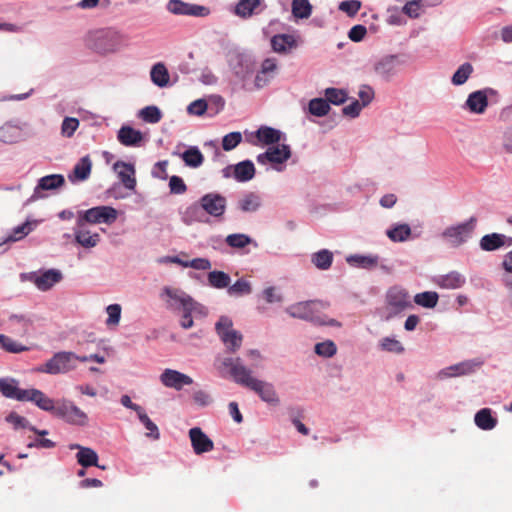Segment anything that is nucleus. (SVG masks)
<instances>
[{
  "label": "nucleus",
  "instance_id": "nucleus-1",
  "mask_svg": "<svg viewBox=\"0 0 512 512\" xmlns=\"http://www.w3.org/2000/svg\"><path fill=\"white\" fill-rule=\"evenodd\" d=\"M216 366L220 373L228 372L237 384L251 389L264 402L271 405L279 404V397L274 386L271 383L253 378L251 376L252 371L242 363L239 357L218 359Z\"/></svg>",
  "mask_w": 512,
  "mask_h": 512
},
{
  "label": "nucleus",
  "instance_id": "nucleus-2",
  "mask_svg": "<svg viewBox=\"0 0 512 512\" xmlns=\"http://www.w3.org/2000/svg\"><path fill=\"white\" fill-rule=\"evenodd\" d=\"M329 307V303L322 300L298 302L289 306L286 312L293 318L311 321L319 325L340 326L335 319H329L322 314Z\"/></svg>",
  "mask_w": 512,
  "mask_h": 512
},
{
  "label": "nucleus",
  "instance_id": "nucleus-3",
  "mask_svg": "<svg viewBox=\"0 0 512 512\" xmlns=\"http://www.w3.org/2000/svg\"><path fill=\"white\" fill-rule=\"evenodd\" d=\"M118 212L111 206H97L80 212L77 219V226L85 227V224H112L116 221Z\"/></svg>",
  "mask_w": 512,
  "mask_h": 512
},
{
  "label": "nucleus",
  "instance_id": "nucleus-4",
  "mask_svg": "<svg viewBox=\"0 0 512 512\" xmlns=\"http://www.w3.org/2000/svg\"><path fill=\"white\" fill-rule=\"evenodd\" d=\"M216 332L230 353L240 349L243 335L233 329V322L227 316H221L215 325Z\"/></svg>",
  "mask_w": 512,
  "mask_h": 512
},
{
  "label": "nucleus",
  "instance_id": "nucleus-5",
  "mask_svg": "<svg viewBox=\"0 0 512 512\" xmlns=\"http://www.w3.org/2000/svg\"><path fill=\"white\" fill-rule=\"evenodd\" d=\"M76 363L77 355L73 352H58L39 368L38 371L52 375L67 373L76 368Z\"/></svg>",
  "mask_w": 512,
  "mask_h": 512
},
{
  "label": "nucleus",
  "instance_id": "nucleus-6",
  "mask_svg": "<svg viewBox=\"0 0 512 512\" xmlns=\"http://www.w3.org/2000/svg\"><path fill=\"white\" fill-rule=\"evenodd\" d=\"M291 157V149L286 144H277L276 146L269 147L266 152L257 156L256 160L259 164L271 163L274 169L282 171V164Z\"/></svg>",
  "mask_w": 512,
  "mask_h": 512
},
{
  "label": "nucleus",
  "instance_id": "nucleus-7",
  "mask_svg": "<svg viewBox=\"0 0 512 512\" xmlns=\"http://www.w3.org/2000/svg\"><path fill=\"white\" fill-rule=\"evenodd\" d=\"M476 218L471 217L468 221L457 226L449 227L443 232V237L453 246H459L466 242L476 226Z\"/></svg>",
  "mask_w": 512,
  "mask_h": 512
},
{
  "label": "nucleus",
  "instance_id": "nucleus-8",
  "mask_svg": "<svg viewBox=\"0 0 512 512\" xmlns=\"http://www.w3.org/2000/svg\"><path fill=\"white\" fill-rule=\"evenodd\" d=\"M54 415L77 425H85L88 419L87 415L79 407L66 400L57 402Z\"/></svg>",
  "mask_w": 512,
  "mask_h": 512
},
{
  "label": "nucleus",
  "instance_id": "nucleus-9",
  "mask_svg": "<svg viewBox=\"0 0 512 512\" xmlns=\"http://www.w3.org/2000/svg\"><path fill=\"white\" fill-rule=\"evenodd\" d=\"M199 204L205 213L212 217L219 218L225 213L227 200L223 195L211 192L203 195L199 199Z\"/></svg>",
  "mask_w": 512,
  "mask_h": 512
},
{
  "label": "nucleus",
  "instance_id": "nucleus-10",
  "mask_svg": "<svg viewBox=\"0 0 512 512\" xmlns=\"http://www.w3.org/2000/svg\"><path fill=\"white\" fill-rule=\"evenodd\" d=\"M389 316H394L411 306L410 296L405 289L392 287L386 295Z\"/></svg>",
  "mask_w": 512,
  "mask_h": 512
},
{
  "label": "nucleus",
  "instance_id": "nucleus-11",
  "mask_svg": "<svg viewBox=\"0 0 512 512\" xmlns=\"http://www.w3.org/2000/svg\"><path fill=\"white\" fill-rule=\"evenodd\" d=\"M165 292L171 299L175 300L183 307L184 313L180 320L181 327L184 329L191 328L193 326L191 312L195 304L193 299L184 293L178 294L177 291L171 290L169 288H166Z\"/></svg>",
  "mask_w": 512,
  "mask_h": 512
},
{
  "label": "nucleus",
  "instance_id": "nucleus-12",
  "mask_svg": "<svg viewBox=\"0 0 512 512\" xmlns=\"http://www.w3.org/2000/svg\"><path fill=\"white\" fill-rule=\"evenodd\" d=\"M90 46L98 53H109L116 49L114 34L107 30H98L91 34Z\"/></svg>",
  "mask_w": 512,
  "mask_h": 512
},
{
  "label": "nucleus",
  "instance_id": "nucleus-13",
  "mask_svg": "<svg viewBox=\"0 0 512 512\" xmlns=\"http://www.w3.org/2000/svg\"><path fill=\"white\" fill-rule=\"evenodd\" d=\"M167 9L175 15L203 17L209 13L208 8L204 6L189 4L182 0H170L167 4Z\"/></svg>",
  "mask_w": 512,
  "mask_h": 512
},
{
  "label": "nucleus",
  "instance_id": "nucleus-14",
  "mask_svg": "<svg viewBox=\"0 0 512 512\" xmlns=\"http://www.w3.org/2000/svg\"><path fill=\"white\" fill-rule=\"evenodd\" d=\"M482 362L476 360H467L461 363L449 366L439 371L437 378L445 379L449 377L463 376L473 373L480 367Z\"/></svg>",
  "mask_w": 512,
  "mask_h": 512
},
{
  "label": "nucleus",
  "instance_id": "nucleus-15",
  "mask_svg": "<svg viewBox=\"0 0 512 512\" xmlns=\"http://www.w3.org/2000/svg\"><path fill=\"white\" fill-rule=\"evenodd\" d=\"M189 438L193 451L197 455L210 452L214 449L213 441L199 427L189 430Z\"/></svg>",
  "mask_w": 512,
  "mask_h": 512
},
{
  "label": "nucleus",
  "instance_id": "nucleus-16",
  "mask_svg": "<svg viewBox=\"0 0 512 512\" xmlns=\"http://www.w3.org/2000/svg\"><path fill=\"white\" fill-rule=\"evenodd\" d=\"M162 384L169 388L181 390L184 385H191L193 379L177 370L165 369L160 376Z\"/></svg>",
  "mask_w": 512,
  "mask_h": 512
},
{
  "label": "nucleus",
  "instance_id": "nucleus-17",
  "mask_svg": "<svg viewBox=\"0 0 512 512\" xmlns=\"http://www.w3.org/2000/svg\"><path fill=\"white\" fill-rule=\"evenodd\" d=\"M114 171L125 188L134 190L136 187L135 169L132 164L117 161L113 165Z\"/></svg>",
  "mask_w": 512,
  "mask_h": 512
},
{
  "label": "nucleus",
  "instance_id": "nucleus-18",
  "mask_svg": "<svg viewBox=\"0 0 512 512\" xmlns=\"http://www.w3.org/2000/svg\"><path fill=\"white\" fill-rule=\"evenodd\" d=\"M0 392L6 398L25 401L27 389H20L17 380L13 378H1Z\"/></svg>",
  "mask_w": 512,
  "mask_h": 512
},
{
  "label": "nucleus",
  "instance_id": "nucleus-19",
  "mask_svg": "<svg viewBox=\"0 0 512 512\" xmlns=\"http://www.w3.org/2000/svg\"><path fill=\"white\" fill-rule=\"evenodd\" d=\"M25 401H31L40 409L54 414L56 408L54 400L38 389H27Z\"/></svg>",
  "mask_w": 512,
  "mask_h": 512
},
{
  "label": "nucleus",
  "instance_id": "nucleus-20",
  "mask_svg": "<svg viewBox=\"0 0 512 512\" xmlns=\"http://www.w3.org/2000/svg\"><path fill=\"white\" fill-rule=\"evenodd\" d=\"M467 109L475 114H482L488 106V97L484 91L472 92L465 103Z\"/></svg>",
  "mask_w": 512,
  "mask_h": 512
},
{
  "label": "nucleus",
  "instance_id": "nucleus-21",
  "mask_svg": "<svg viewBox=\"0 0 512 512\" xmlns=\"http://www.w3.org/2000/svg\"><path fill=\"white\" fill-rule=\"evenodd\" d=\"M465 282V277L457 271L438 276L435 279L436 285L444 289H458L461 288Z\"/></svg>",
  "mask_w": 512,
  "mask_h": 512
},
{
  "label": "nucleus",
  "instance_id": "nucleus-22",
  "mask_svg": "<svg viewBox=\"0 0 512 512\" xmlns=\"http://www.w3.org/2000/svg\"><path fill=\"white\" fill-rule=\"evenodd\" d=\"M117 138L124 146H138L143 140V135L139 130L130 126H123L118 131Z\"/></svg>",
  "mask_w": 512,
  "mask_h": 512
},
{
  "label": "nucleus",
  "instance_id": "nucleus-23",
  "mask_svg": "<svg viewBox=\"0 0 512 512\" xmlns=\"http://www.w3.org/2000/svg\"><path fill=\"white\" fill-rule=\"evenodd\" d=\"M92 168V162L89 156L82 157L79 162L74 166L72 173L68 176L69 180L84 181L89 178Z\"/></svg>",
  "mask_w": 512,
  "mask_h": 512
},
{
  "label": "nucleus",
  "instance_id": "nucleus-24",
  "mask_svg": "<svg viewBox=\"0 0 512 512\" xmlns=\"http://www.w3.org/2000/svg\"><path fill=\"white\" fill-rule=\"evenodd\" d=\"M62 278V275L57 270H48L43 274L36 276L34 284L42 291H47L58 283Z\"/></svg>",
  "mask_w": 512,
  "mask_h": 512
},
{
  "label": "nucleus",
  "instance_id": "nucleus-25",
  "mask_svg": "<svg viewBox=\"0 0 512 512\" xmlns=\"http://www.w3.org/2000/svg\"><path fill=\"white\" fill-rule=\"evenodd\" d=\"M75 241L77 244L84 248H93L100 241V235L98 233H91L89 230H86L84 227H79L74 231Z\"/></svg>",
  "mask_w": 512,
  "mask_h": 512
},
{
  "label": "nucleus",
  "instance_id": "nucleus-26",
  "mask_svg": "<svg viewBox=\"0 0 512 512\" xmlns=\"http://www.w3.org/2000/svg\"><path fill=\"white\" fill-rule=\"evenodd\" d=\"M234 178L238 182H247L255 175V167L252 161L244 160L233 167Z\"/></svg>",
  "mask_w": 512,
  "mask_h": 512
},
{
  "label": "nucleus",
  "instance_id": "nucleus-27",
  "mask_svg": "<svg viewBox=\"0 0 512 512\" xmlns=\"http://www.w3.org/2000/svg\"><path fill=\"white\" fill-rule=\"evenodd\" d=\"M272 49L277 53H286L296 46L292 35L278 34L271 39Z\"/></svg>",
  "mask_w": 512,
  "mask_h": 512
},
{
  "label": "nucleus",
  "instance_id": "nucleus-28",
  "mask_svg": "<svg viewBox=\"0 0 512 512\" xmlns=\"http://www.w3.org/2000/svg\"><path fill=\"white\" fill-rule=\"evenodd\" d=\"M255 136L258 142L264 145H272L279 143L281 132L271 127L262 126L256 131Z\"/></svg>",
  "mask_w": 512,
  "mask_h": 512
},
{
  "label": "nucleus",
  "instance_id": "nucleus-29",
  "mask_svg": "<svg viewBox=\"0 0 512 512\" xmlns=\"http://www.w3.org/2000/svg\"><path fill=\"white\" fill-rule=\"evenodd\" d=\"M506 236L498 233L484 235L480 240V247L484 251H494L505 245Z\"/></svg>",
  "mask_w": 512,
  "mask_h": 512
},
{
  "label": "nucleus",
  "instance_id": "nucleus-30",
  "mask_svg": "<svg viewBox=\"0 0 512 512\" xmlns=\"http://www.w3.org/2000/svg\"><path fill=\"white\" fill-rule=\"evenodd\" d=\"M225 243L234 249H244L248 245H253L255 248L258 247V244L255 240H253L250 236L243 233H234L229 234L225 238Z\"/></svg>",
  "mask_w": 512,
  "mask_h": 512
},
{
  "label": "nucleus",
  "instance_id": "nucleus-31",
  "mask_svg": "<svg viewBox=\"0 0 512 512\" xmlns=\"http://www.w3.org/2000/svg\"><path fill=\"white\" fill-rule=\"evenodd\" d=\"M261 5V0H239L235 7V14L241 18H249L257 14V9Z\"/></svg>",
  "mask_w": 512,
  "mask_h": 512
},
{
  "label": "nucleus",
  "instance_id": "nucleus-32",
  "mask_svg": "<svg viewBox=\"0 0 512 512\" xmlns=\"http://www.w3.org/2000/svg\"><path fill=\"white\" fill-rule=\"evenodd\" d=\"M474 421L482 430H492L497 425V419L492 416L489 408L479 410L475 415Z\"/></svg>",
  "mask_w": 512,
  "mask_h": 512
},
{
  "label": "nucleus",
  "instance_id": "nucleus-33",
  "mask_svg": "<svg viewBox=\"0 0 512 512\" xmlns=\"http://www.w3.org/2000/svg\"><path fill=\"white\" fill-rule=\"evenodd\" d=\"M261 206V198L258 194L254 192L246 193L241 199L238 201V208L242 212H255Z\"/></svg>",
  "mask_w": 512,
  "mask_h": 512
},
{
  "label": "nucleus",
  "instance_id": "nucleus-34",
  "mask_svg": "<svg viewBox=\"0 0 512 512\" xmlns=\"http://www.w3.org/2000/svg\"><path fill=\"white\" fill-rule=\"evenodd\" d=\"M151 81L158 87H166L169 84V73L163 63L155 64L150 72Z\"/></svg>",
  "mask_w": 512,
  "mask_h": 512
},
{
  "label": "nucleus",
  "instance_id": "nucleus-35",
  "mask_svg": "<svg viewBox=\"0 0 512 512\" xmlns=\"http://www.w3.org/2000/svg\"><path fill=\"white\" fill-rule=\"evenodd\" d=\"M347 262L350 265L371 269L378 265L379 257L376 255H351L347 257Z\"/></svg>",
  "mask_w": 512,
  "mask_h": 512
},
{
  "label": "nucleus",
  "instance_id": "nucleus-36",
  "mask_svg": "<svg viewBox=\"0 0 512 512\" xmlns=\"http://www.w3.org/2000/svg\"><path fill=\"white\" fill-rule=\"evenodd\" d=\"M184 163L192 168L200 167L204 162V156L197 147H190L181 155Z\"/></svg>",
  "mask_w": 512,
  "mask_h": 512
},
{
  "label": "nucleus",
  "instance_id": "nucleus-37",
  "mask_svg": "<svg viewBox=\"0 0 512 512\" xmlns=\"http://www.w3.org/2000/svg\"><path fill=\"white\" fill-rule=\"evenodd\" d=\"M311 262L320 270H327L333 262V253L327 249H322L311 256Z\"/></svg>",
  "mask_w": 512,
  "mask_h": 512
},
{
  "label": "nucleus",
  "instance_id": "nucleus-38",
  "mask_svg": "<svg viewBox=\"0 0 512 512\" xmlns=\"http://www.w3.org/2000/svg\"><path fill=\"white\" fill-rule=\"evenodd\" d=\"M207 278L209 285L216 289H228L231 282V278L227 273L218 270L209 272Z\"/></svg>",
  "mask_w": 512,
  "mask_h": 512
},
{
  "label": "nucleus",
  "instance_id": "nucleus-39",
  "mask_svg": "<svg viewBox=\"0 0 512 512\" xmlns=\"http://www.w3.org/2000/svg\"><path fill=\"white\" fill-rule=\"evenodd\" d=\"M203 217V209L200 207L199 202L190 205L182 213V221L187 225H191L195 222H202Z\"/></svg>",
  "mask_w": 512,
  "mask_h": 512
},
{
  "label": "nucleus",
  "instance_id": "nucleus-40",
  "mask_svg": "<svg viewBox=\"0 0 512 512\" xmlns=\"http://www.w3.org/2000/svg\"><path fill=\"white\" fill-rule=\"evenodd\" d=\"M78 463L83 467L98 466V455L97 453L87 447H79V451L76 455Z\"/></svg>",
  "mask_w": 512,
  "mask_h": 512
},
{
  "label": "nucleus",
  "instance_id": "nucleus-41",
  "mask_svg": "<svg viewBox=\"0 0 512 512\" xmlns=\"http://www.w3.org/2000/svg\"><path fill=\"white\" fill-rule=\"evenodd\" d=\"M22 136V131L17 126L5 124L0 128V141L4 143H15Z\"/></svg>",
  "mask_w": 512,
  "mask_h": 512
},
{
  "label": "nucleus",
  "instance_id": "nucleus-42",
  "mask_svg": "<svg viewBox=\"0 0 512 512\" xmlns=\"http://www.w3.org/2000/svg\"><path fill=\"white\" fill-rule=\"evenodd\" d=\"M386 234L393 242H403L410 237L411 228L408 224H398L387 230Z\"/></svg>",
  "mask_w": 512,
  "mask_h": 512
},
{
  "label": "nucleus",
  "instance_id": "nucleus-43",
  "mask_svg": "<svg viewBox=\"0 0 512 512\" xmlns=\"http://www.w3.org/2000/svg\"><path fill=\"white\" fill-rule=\"evenodd\" d=\"M64 183H65V179L62 175L52 174V175L42 177L38 182L36 190L37 189L52 190V189L61 187L62 185H64Z\"/></svg>",
  "mask_w": 512,
  "mask_h": 512
},
{
  "label": "nucleus",
  "instance_id": "nucleus-44",
  "mask_svg": "<svg viewBox=\"0 0 512 512\" xmlns=\"http://www.w3.org/2000/svg\"><path fill=\"white\" fill-rule=\"evenodd\" d=\"M0 347L8 353L15 354L29 350L27 346L4 334H0Z\"/></svg>",
  "mask_w": 512,
  "mask_h": 512
},
{
  "label": "nucleus",
  "instance_id": "nucleus-45",
  "mask_svg": "<svg viewBox=\"0 0 512 512\" xmlns=\"http://www.w3.org/2000/svg\"><path fill=\"white\" fill-rule=\"evenodd\" d=\"M439 296L434 291L418 293L414 296V302L424 308H434L438 303Z\"/></svg>",
  "mask_w": 512,
  "mask_h": 512
},
{
  "label": "nucleus",
  "instance_id": "nucleus-46",
  "mask_svg": "<svg viewBox=\"0 0 512 512\" xmlns=\"http://www.w3.org/2000/svg\"><path fill=\"white\" fill-rule=\"evenodd\" d=\"M309 112L317 117H323L330 111V105L326 99L314 98L308 104Z\"/></svg>",
  "mask_w": 512,
  "mask_h": 512
},
{
  "label": "nucleus",
  "instance_id": "nucleus-47",
  "mask_svg": "<svg viewBox=\"0 0 512 512\" xmlns=\"http://www.w3.org/2000/svg\"><path fill=\"white\" fill-rule=\"evenodd\" d=\"M252 292V287L249 281L245 279L237 280L233 285H229L227 293L230 296L240 297L249 295Z\"/></svg>",
  "mask_w": 512,
  "mask_h": 512
},
{
  "label": "nucleus",
  "instance_id": "nucleus-48",
  "mask_svg": "<svg viewBox=\"0 0 512 512\" xmlns=\"http://www.w3.org/2000/svg\"><path fill=\"white\" fill-rule=\"evenodd\" d=\"M140 422L145 426L148 430L146 433L147 437H150L154 440H158L160 438V432L157 425L149 418L146 414L145 410L142 409L140 413L137 414Z\"/></svg>",
  "mask_w": 512,
  "mask_h": 512
},
{
  "label": "nucleus",
  "instance_id": "nucleus-49",
  "mask_svg": "<svg viewBox=\"0 0 512 512\" xmlns=\"http://www.w3.org/2000/svg\"><path fill=\"white\" fill-rule=\"evenodd\" d=\"M312 6L308 0H293L292 13L297 18H308L311 15Z\"/></svg>",
  "mask_w": 512,
  "mask_h": 512
},
{
  "label": "nucleus",
  "instance_id": "nucleus-50",
  "mask_svg": "<svg viewBox=\"0 0 512 512\" xmlns=\"http://www.w3.org/2000/svg\"><path fill=\"white\" fill-rule=\"evenodd\" d=\"M473 72V67L470 63L462 64L452 76V83L454 85L464 84Z\"/></svg>",
  "mask_w": 512,
  "mask_h": 512
},
{
  "label": "nucleus",
  "instance_id": "nucleus-51",
  "mask_svg": "<svg viewBox=\"0 0 512 512\" xmlns=\"http://www.w3.org/2000/svg\"><path fill=\"white\" fill-rule=\"evenodd\" d=\"M140 117L147 123L155 124L161 120L162 114L158 107L147 106L140 111Z\"/></svg>",
  "mask_w": 512,
  "mask_h": 512
},
{
  "label": "nucleus",
  "instance_id": "nucleus-52",
  "mask_svg": "<svg viewBox=\"0 0 512 512\" xmlns=\"http://www.w3.org/2000/svg\"><path fill=\"white\" fill-rule=\"evenodd\" d=\"M325 96L328 103H332L334 105L343 104L347 100L346 92L337 88H327L325 90Z\"/></svg>",
  "mask_w": 512,
  "mask_h": 512
},
{
  "label": "nucleus",
  "instance_id": "nucleus-53",
  "mask_svg": "<svg viewBox=\"0 0 512 512\" xmlns=\"http://www.w3.org/2000/svg\"><path fill=\"white\" fill-rule=\"evenodd\" d=\"M32 231L31 223L25 222L12 230V233L6 238V242H16L23 239Z\"/></svg>",
  "mask_w": 512,
  "mask_h": 512
},
{
  "label": "nucleus",
  "instance_id": "nucleus-54",
  "mask_svg": "<svg viewBox=\"0 0 512 512\" xmlns=\"http://www.w3.org/2000/svg\"><path fill=\"white\" fill-rule=\"evenodd\" d=\"M242 141L240 132H231L226 134L222 139V148L225 151H231L236 148Z\"/></svg>",
  "mask_w": 512,
  "mask_h": 512
},
{
  "label": "nucleus",
  "instance_id": "nucleus-55",
  "mask_svg": "<svg viewBox=\"0 0 512 512\" xmlns=\"http://www.w3.org/2000/svg\"><path fill=\"white\" fill-rule=\"evenodd\" d=\"M315 352L319 356L323 357H332L337 352V347L333 341H325L321 343H317L315 345Z\"/></svg>",
  "mask_w": 512,
  "mask_h": 512
},
{
  "label": "nucleus",
  "instance_id": "nucleus-56",
  "mask_svg": "<svg viewBox=\"0 0 512 512\" xmlns=\"http://www.w3.org/2000/svg\"><path fill=\"white\" fill-rule=\"evenodd\" d=\"M79 120L74 117H66L64 118L62 125H61V133L65 137H72L75 131L79 127Z\"/></svg>",
  "mask_w": 512,
  "mask_h": 512
},
{
  "label": "nucleus",
  "instance_id": "nucleus-57",
  "mask_svg": "<svg viewBox=\"0 0 512 512\" xmlns=\"http://www.w3.org/2000/svg\"><path fill=\"white\" fill-rule=\"evenodd\" d=\"M380 346L385 351L397 354H400L404 351V347L402 346L400 341L390 337L383 338L380 342Z\"/></svg>",
  "mask_w": 512,
  "mask_h": 512
},
{
  "label": "nucleus",
  "instance_id": "nucleus-58",
  "mask_svg": "<svg viewBox=\"0 0 512 512\" xmlns=\"http://www.w3.org/2000/svg\"><path fill=\"white\" fill-rule=\"evenodd\" d=\"M108 318L106 324L108 326L118 325L121 318V306L119 304H111L106 308Z\"/></svg>",
  "mask_w": 512,
  "mask_h": 512
},
{
  "label": "nucleus",
  "instance_id": "nucleus-59",
  "mask_svg": "<svg viewBox=\"0 0 512 512\" xmlns=\"http://www.w3.org/2000/svg\"><path fill=\"white\" fill-rule=\"evenodd\" d=\"M262 297L269 304L280 303L283 301L282 294L274 286L265 288L262 292Z\"/></svg>",
  "mask_w": 512,
  "mask_h": 512
},
{
  "label": "nucleus",
  "instance_id": "nucleus-60",
  "mask_svg": "<svg viewBox=\"0 0 512 512\" xmlns=\"http://www.w3.org/2000/svg\"><path fill=\"white\" fill-rule=\"evenodd\" d=\"M422 1L411 0L408 1L403 7V13L410 18H417L420 15V9L423 8Z\"/></svg>",
  "mask_w": 512,
  "mask_h": 512
},
{
  "label": "nucleus",
  "instance_id": "nucleus-61",
  "mask_svg": "<svg viewBox=\"0 0 512 512\" xmlns=\"http://www.w3.org/2000/svg\"><path fill=\"white\" fill-rule=\"evenodd\" d=\"M361 8V2L358 0H346L339 4V10L345 12L348 16H354Z\"/></svg>",
  "mask_w": 512,
  "mask_h": 512
},
{
  "label": "nucleus",
  "instance_id": "nucleus-62",
  "mask_svg": "<svg viewBox=\"0 0 512 512\" xmlns=\"http://www.w3.org/2000/svg\"><path fill=\"white\" fill-rule=\"evenodd\" d=\"M6 421L14 426L15 429L28 428L31 426L25 417L18 415L16 412H11Z\"/></svg>",
  "mask_w": 512,
  "mask_h": 512
},
{
  "label": "nucleus",
  "instance_id": "nucleus-63",
  "mask_svg": "<svg viewBox=\"0 0 512 512\" xmlns=\"http://www.w3.org/2000/svg\"><path fill=\"white\" fill-rule=\"evenodd\" d=\"M169 188L171 193L174 194H183L187 190V186L184 183L183 179L179 176H172L169 180Z\"/></svg>",
  "mask_w": 512,
  "mask_h": 512
},
{
  "label": "nucleus",
  "instance_id": "nucleus-64",
  "mask_svg": "<svg viewBox=\"0 0 512 512\" xmlns=\"http://www.w3.org/2000/svg\"><path fill=\"white\" fill-rule=\"evenodd\" d=\"M207 110V103L203 99H198L190 103V105L187 108L188 113L201 116L203 115Z\"/></svg>",
  "mask_w": 512,
  "mask_h": 512
}]
</instances>
